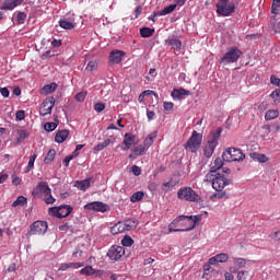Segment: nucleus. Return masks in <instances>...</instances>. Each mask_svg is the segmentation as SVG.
<instances>
[{"instance_id": "obj_62", "label": "nucleus", "mask_w": 280, "mask_h": 280, "mask_svg": "<svg viewBox=\"0 0 280 280\" xmlns=\"http://www.w3.org/2000/svg\"><path fill=\"white\" fill-rule=\"evenodd\" d=\"M69 262H63L59 267V271L65 272V270H69Z\"/></svg>"}, {"instance_id": "obj_64", "label": "nucleus", "mask_w": 280, "mask_h": 280, "mask_svg": "<svg viewBox=\"0 0 280 280\" xmlns=\"http://www.w3.org/2000/svg\"><path fill=\"white\" fill-rule=\"evenodd\" d=\"M154 112L153 110H148L147 112V117L149 119V121H152V119H154Z\"/></svg>"}, {"instance_id": "obj_37", "label": "nucleus", "mask_w": 280, "mask_h": 280, "mask_svg": "<svg viewBox=\"0 0 280 280\" xmlns=\"http://www.w3.org/2000/svg\"><path fill=\"white\" fill-rule=\"evenodd\" d=\"M54 159H56V150L50 149L48 151L46 158L44 159L45 165H49V163H51L54 161Z\"/></svg>"}, {"instance_id": "obj_21", "label": "nucleus", "mask_w": 280, "mask_h": 280, "mask_svg": "<svg viewBox=\"0 0 280 280\" xmlns=\"http://www.w3.org/2000/svg\"><path fill=\"white\" fill-rule=\"evenodd\" d=\"M230 272H233L234 275L237 273V277H236L237 280H247L250 275L248 270L240 271V269H237L236 267H230Z\"/></svg>"}, {"instance_id": "obj_1", "label": "nucleus", "mask_w": 280, "mask_h": 280, "mask_svg": "<svg viewBox=\"0 0 280 280\" xmlns=\"http://www.w3.org/2000/svg\"><path fill=\"white\" fill-rule=\"evenodd\" d=\"M201 219L200 215H179L168 225V233L194 231Z\"/></svg>"}, {"instance_id": "obj_10", "label": "nucleus", "mask_w": 280, "mask_h": 280, "mask_svg": "<svg viewBox=\"0 0 280 280\" xmlns=\"http://www.w3.org/2000/svg\"><path fill=\"white\" fill-rule=\"evenodd\" d=\"M47 222L45 221H35L32 225H31V230L27 233V235H45V233H47Z\"/></svg>"}, {"instance_id": "obj_55", "label": "nucleus", "mask_w": 280, "mask_h": 280, "mask_svg": "<svg viewBox=\"0 0 280 280\" xmlns=\"http://www.w3.org/2000/svg\"><path fill=\"white\" fill-rule=\"evenodd\" d=\"M270 97H272V100H279L280 101V89L271 92Z\"/></svg>"}, {"instance_id": "obj_16", "label": "nucleus", "mask_w": 280, "mask_h": 280, "mask_svg": "<svg viewBox=\"0 0 280 280\" xmlns=\"http://www.w3.org/2000/svg\"><path fill=\"white\" fill-rule=\"evenodd\" d=\"M124 56H126V52H124L121 50H113L109 54V62L112 65H119V62H121Z\"/></svg>"}, {"instance_id": "obj_23", "label": "nucleus", "mask_w": 280, "mask_h": 280, "mask_svg": "<svg viewBox=\"0 0 280 280\" xmlns=\"http://www.w3.org/2000/svg\"><path fill=\"white\" fill-rule=\"evenodd\" d=\"M159 136L158 131H153L152 133H150L143 141V147L149 150L150 147L152 145V143H154V140L156 139V137Z\"/></svg>"}, {"instance_id": "obj_57", "label": "nucleus", "mask_w": 280, "mask_h": 280, "mask_svg": "<svg viewBox=\"0 0 280 280\" xmlns=\"http://www.w3.org/2000/svg\"><path fill=\"white\" fill-rule=\"evenodd\" d=\"M0 93L2 97H10V90H8V88H1Z\"/></svg>"}, {"instance_id": "obj_40", "label": "nucleus", "mask_w": 280, "mask_h": 280, "mask_svg": "<svg viewBox=\"0 0 280 280\" xmlns=\"http://www.w3.org/2000/svg\"><path fill=\"white\" fill-rule=\"evenodd\" d=\"M145 150L148 149L143 144H139L133 149V154H136V156H143V154H145Z\"/></svg>"}, {"instance_id": "obj_53", "label": "nucleus", "mask_w": 280, "mask_h": 280, "mask_svg": "<svg viewBox=\"0 0 280 280\" xmlns=\"http://www.w3.org/2000/svg\"><path fill=\"white\" fill-rule=\"evenodd\" d=\"M173 108H174V103H172V102H164V110L170 113V110H173Z\"/></svg>"}, {"instance_id": "obj_13", "label": "nucleus", "mask_w": 280, "mask_h": 280, "mask_svg": "<svg viewBox=\"0 0 280 280\" xmlns=\"http://www.w3.org/2000/svg\"><path fill=\"white\" fill-rule=\"evenodd\" d=\"M178 4H170L168 7L164 8L162 11H155L153 12L152 15L149 16V21L156 23V21L159 20V16H167V14H172V12H174V10H176Z\"/></svg>"}, {"instance_id": "obj_45", "label": "nucleus", "mask_w": 280, "mask_h": 280, "mask_svg": "<svg viewBox=\"0 0 280 280\" xmlns=\"http://www.w3.org/2000/svg\"><path fill=\"white\" fill-rule=\"evenodd\" d=\"M272 14H279L280 12V1H273L271 5Z\"/></svg>"}, {"instance_id": "obj_61", "label": "nucleus", "mask_w": 280, "mask_h": 280, "mask_svg": "<svg viewBox=\"0 0 280 280\" xmlns=\"http://www.w3.org/2000/svg\"><path fill=\"white\" fill-rule=\"evenodd\" d=\"M213 197L219 198V199L226 198V191L221 190V191L214 194Z\"/></svg>"}, {"instance_id": "obj_11", "label": "nucleus", "mask_w": 280, "mask_h": 280, "mask_svg": "<svg viewBox=\"0 0 280 280\" xmlns=\"http://www.w3.org/2000/svg\"><path fill=\"white\" fill-rule=\"evenodd\" d=\"M54 106H56V98L54 96H49L42 103V107L39 109V115L43 117L47 115H51V110H54Z\"/></svg>"}, {"instance_id": "obj_51", "label": "nucleus", "mask_w": 280, "mask_h": 280, "mask_svg": "<svg viewBox=\"0 0 280 280\" xmlns=\"http://www.w3.org/2000/svg\"><path fill=\"white\" fill-rule=\"evenodd\" d=\"M141 12H143V9L141 5H138L135 10L133 16H131V20L135 21L138 16H141Z\"/></svg>"}, {"instance_id": "obj_12", "label": "nucleus", "mask_w": 280, "mask_h": 280, "mask_svg": "<svg viewBox=\"0 0 280 280\" xmlns=\"http://www.w3.org/2000/svg\"><path fill=\"white\" fill-rule=\"evenodd\" d=\"M124 255H126V249L119 245H113L107 252V257H109L112 261H119Z\"/></svg>"}, {"instance_id": "obj_56", "label": "nucleus", "mask_w": 280, "mask_h": 280, "mask_svg": "<svg viewBox=\"0 0 280 280\" xmlns=\"http://www.w3.org/2000/svg\"><path fill=\"white\" fill-rule=\"evenodd\" d=\"M270 82H271V84H273L275 86H280V79L277 78V77H275V75H271Z\"/></svg>"}, {"instance_id": "obj_5", "label": "nucleus", "mask_w": 280, "mask_h": 280, "mask_svg": "<svg viewBox=\"0 0 280 280\" xmlns=\"http://www.w3.org/2000/svg\"><path fill=\"white\" fill-rule=\"evenodd\" d=\"M177 198L186 202H200L202 198L191 187H183L177 191Z\"/></svg>"}, {"instance_id": "obj_48", "label": "nucleus", "mask_w": 280, "mask_h": 280, "mask_svg": "<svg viewBox=\"0 0 280 280\" xmlns=\"http://www.w3.org/2000/svg\"><path fill=\"white\" fill-rule=\"evenodd\" d=\"M77 102H84L86 100V92L82 91L75 95Z\"/></svg>"}, {"instance_id": "obj_60", "label": "nucleus", "mask_w": 280, "mask_h": 280, "mask_svg": "<svg viewBox=\"0 0 280 280\" xmlns=\"http://www.w3.org/2000/svg\"><path fill=\"white\" fill-rule=\"evenodd\" d=\"M257 160L259 161V163H267L268 156H266L265 154H258Z\"/></svg>"}, {"instance_id": "obj_8", "label": "nucleus", "mask_w": 280, "mask_h": 280, "mask_svg": "<svg viewBox=\"0 0 280 280\" xmlns=\"http://www.w3.org/2000/svg\"><path fill=\"white\" fill-rule=\"evenodd\" d=\"M200 145H202V135L198 131H192L190 138L185 144V149L189 150V152H198V150H200Z\"/></svg>"}, {"instance_id": "obj_27", "label": "nucleus", "mask_w": 280, "mask_h": 280, "mask_svg": "<svg viewBox=\"0 0 280 280\" xmlns=\"http://www.w3.org/2000/svg\"><path fill=\"white\" fill-rule=\"evenodd\" d=\"M224 165V162H222L221 158H217L213 162V164L210 166V174H215L218 170H222V166Z\"/></svg>"}, {"instance_id": "obj_19", "label": "nucleus", "mask_w": 280, "mask_h": 280, "mask_svg": "<svg viewBox=\"0 0 280 280\" xmlns=\"http://www.w3.org/2000/svg\"><path fill=\"white\" fill-rule=\"evenodd\" d=\"M225 261H229V254L224 253L218 254L209 259V264L211 266H215L217 264H225Z\"/></svg>"}, {"instance_id": "obj_39", "label": "nucleus", "mask_w": 280, "mask_h": 280, "mask_svg": "<svg viewBox=\"0 0 280 280\" xmlns=\"http://www.w3.org/2000/svg\"><path fill=\"white\" fill-rule=\"evenodd\" d=\"M23 205H27V198L19 196L16 200L12 203V207H23Z\"/></svg>"}, {"instance_id": "obj_46", "label": "nucleus", "mask_w": 280, "mask_h": 280, "mask_svg": "<svg viewBox=\"0 0 280 280\" xmlns=\"http://www.w3.org/2000/svg\"><path fill=\"white\" fill-rule=\"evenodd\" d=\"M106 108V104L98 102L94 105V110L97 113H102Z\"/></svg>"}, {"instance_id": "obj_43", "label": "nucleus", "mask_w": 280, "mask_h": 280, "mask_svg": "<svg viewBox=\"0 0 280 280\" xmlns=\"http://www.w3.org/2000/svg\"><path fill=\"white\" fill-rule=\"evenodd\" d=\"M25 139H27V131L18 130V143H21V141H25Z\"/></svg>"}, {"instance_id": "obj_31", "label": "nucleus", "mask_w": 280, "mask_h": 280, "mask_svg": "<svg viewBox=\"0 0 280 280\" xmlns=\"http://www.w3.org/2000/svg\"><path fill=\"white\" fill-rule=\"evenodd\" d=\"M15 16V23L16 25H23V23H25L26 19H27V14L25 12H15L14 13Z\"/></svg>"}, {"instance_id": "obj_7", "label": "nucleus", "mask_w": 280, "mask_h": 280, "mask_svg": "<svg viewBox=\"0 0 280 280\" xmlns=\"http://www.w3.org/2000/svg\"><path fill=\"white\" fill-rule=\"evenodd\" d=\"M222 159L223 161H228L229 163L231 162L240 163L246 159V155L240 149L229 148L222 153Z\"/></svg>"}, {"instance_id": "obj_41", "label": "nucleus", "mask_w": 280, "mask_h": 280, "mask_svg": "<svg viewBox=\"0 0 280 280\" xmlns=\"http://www.w3.org/2000/svg\"><path fill=\"white\" fill-rule=\"evenodd\" d=\"M81 275H85V277H91L95 275V269L92 266H86L85 268L80 270Z\"/></svg>"}, {"instance_id": "obj_3", "label": "nucleus", "mask_w": 280, "mask_h": 280, "mask_svg": "<svg viewBox=\"0 0 280 280\" xmlns=\"http://www.w3.org/2000/svg\"><path fill=\"white\" fill-rule=\"evenodd\" d=\"M205 182L212 183V188L215 191H223L224 187H229V185H231V179L226 178L224 175L218 173L217 175H213L211 173H208L205 176Z\"/></svg>"}, {"instance_id": "obj_49", "label": "nucleus", "mask_w": 280, "mask_h": 280, "mask_svg": "<svg viewBox=\"0 0 280 280\" xmlns=\"http://www.w3.org/2000/svg\"><path fill=\"white\" fill-rule=\"evenodd\" d=\"M16 121H23L25 119V110H18L15 114Z\"/></svg>"}, {"instance_id": "obj_29", "label": "nucleus", "mask_w": 280, "mask_h": 280, "mask_svg": "<svg viewBox=\"0 0 280 280\" xmlns=\"http://www.w3.org/2000/svg\"><path fill=\"white\" fill-rule=\"evenodd\" d=\"M18 5H21V2H10V1H4L1 5H0V10H14V8H18Z\"/></svg>"}, {"instance_id": "obj_47", "label": "nucleus", "mask_w": 280, "mask_h": 280, "mask_svg": "<svg viewBox=\"0 0 280 280\" xmlns=\"http://www.w3.org/2000/svg\"><path fill=\"white\" fill-rule=\"evenodd\" d=\"M49 214L55 215V218H60V207H54L49 209Z\"/></svg>"}, {"instance_id": "obj_28", "label": "nucleus", "mask_w": 280, "mask_h": 280, "mask_svg": "<svg viewBox=\"0 0 280 280\" xmlns=\"http://www.w3.org/2000/svg\"><path fill=\"white\" fill-rule=\"evenodd\" d=\"M58 89V84L56 83H50V84H47L45 85L40 93L42 95H49V93H54V91H56Z\"/></svg>"}, {"instance_id": "obj_63", "label": "nucleus", "mask_w": 280, "mask_h": 280, "mask_svg": "<svg viewBox=\"0 0 280 280\" xmlns=\"http://www.w3.org/2000/svg\"><path fill=\"white\" fill-rule=\"evenodd\" d=\"M267 109H268V103H266V102L260 103V105L258 106V110L264 112Z\"/></svg>"}, {"instance_id": "obj_4", "label": "nucleus", "mask_w": 280, "mask_h": 280, "mask_svg": "<svg viewBox=\"0 0 280 280\" xmlns=\"http://www.w3.org/2000/svg\"><path fill=\"white\" fill-rule=\"evenodd\" d=\"M139 226V220L127 219L116 223L112 229L110 233L113 235H119V233H125V231H135Z\"/></svg>"}, {"instance_id": "obj_17", "label": "nucleus", "mask_w": 280, "mask_h": 280, "mask_svg": "<svg viewBox=\"0 0 280 280\" xmlns=\"http://www.w3.org/2000/svg\"><path fill=\"white\" fill-rule=\"evenodd\" d=\"M59 26L62 27V30H73L75 27V19L67 15L66 19L59 21Z\"/></svg>"}, {"instance_id": "obj_26", "label": "nucleus", "mask_w": 280, "mask_h": 280, "mask_svg": "<svg viewBox=\"0 0 280 280\" xmlns=\"http://www.w3.org/2000/svg\"><path fill=\"white\" fill-rule=\"evenodd\" d=\"M74 187H77L81 191H86L89 189V187H91V178H86L81 182H77Z\"/></svg>"}, {"instance_id": "obj_35", "label": "nucleus", "mask_w": 280, "mask_h": 280, "mask_svg": "<svg viewBox=\"0 0 280 280\" xmlns=\"http://www.w3.org/2000/svg\"><path fill=\"white\" fill-rule=\"evenodd\" d=\"M144 196H145L144 191H136L131 195L130 202H141Z\"/></svg>"}, {"instance_id": "obj_33", "label": "nucleus", "mask_w": 280, "mask_h": 280, "mask_svg": "<svg viewBox=\"0 0 280 280\" xmlns=\"http://www.w3.org/2000/svg\"><path fill=\"white\" fill-rule=\"evenodd\" d=\"M166 43H168V45H171L172 49H175L176 51H180V47H183V44L177 38L167 39Z\"/></svg>"}, {"instance_id": "obj_25", "label": "nucleus", "mask_w": 280, "mask_h": 280, "mask_svg": "<svg viewBox=\"0 0 280 280\" xmlns=\"http://www.w3.org/2000/svg\"><path fill=\"white\" fill-rule=\"evenodd\" d=\"M232 262L234 265V268H237V270L242 268H246V264H248V260L245 258H240V257H233Z\"/></svg>"}, {"instance_id": "obj_32", "label": "nucleus", "mask_w": 280, "mask_h": 280, "mask_svg": "<svg viewBox=\"0 0 280 280\" xmlns=\"http://www.w3.org/2000/svg\"><path fill=\"white\" fill-rule=\"evenodd\" d=\"M222 136V127H219L215 131L211 133V139L208 140L210 143H214V145H218V139Z\"/></svg>"}, {"instance_id": "obj_22", "label": "nucleus", "mask_w": 280, "mask_h": 280, "mask_svg": "<svg viewBox=\"0 0 280 280\" xmlns=\"http://www.w3.org/2000/svg\"><path fill=\"white\" fill-rule=\"evenodd\" d=\"M68 138H69V130L63 129V130L57 131L55 141L56 143H65Z\"/></svg>"}, {"instance_id": "obj_15", "label": "nucleus", "mask_w": 280, "mask_h": 280, "mask_svg": "<svg viewBox=\"0 0 280 280\" xmlns=\"http://www.w3.org/2000/svg\"><path fill=\"white\" fill-rule=\"evenodd\" d=\"M84 209L86 211H98L101 213H106V211H108V206L102 201H93V202L86 203L84 206Z\"/></svg>"}, {"instance_id": "obj_36", "label": "nucleus", "mask_w": 280, "mask_h": 280, "mask_svg": "<svg viewBox=\"0 0 280 280\" xmlns=\"http://www.w3.org/2000/svg\"><path fill=\"white\" fill-rule=\"evenodd\" d=\"M153 34H154V28H150V27L140 28V36L142 38H150V36H152Z\"/></svg>"}, {"instance_id": "obj_18", "label": "nucleus", "mask_w": 280, "mask_h": 280, "mask_svg": "<svg viewBox=\"0 0 280 280\" xmlns=\"http://www.w3.org/2000/svg\"><path fill=\"white\" fill-rule=\"evenodd\" d=\"M172 97L173 100H185V97L191 95V92H189V90H185V89H175L172 91Z\"/></svg>"}, {"instance_id": "obj_58", "label": "nucleus", "mask_w": 280, "mask_h": 280, "mask_svg": "<svg viewBox=\"0 0 280 280\" xmlns=\"http://www.w3.org/2000/svg\"><path fill=\"white\" fill-rule=\"evenodd\" d=\"M12 183L15 187H19V185H21V177L13 175L12 176Z\"/></svg>"}, {"instance_id": "obj_50", "label": "nucleus", "mask_w": 280, "mask_h": 280, "mask_svg": "<svg viewBox=\"0 0 280 280\" xmlns=\"http://www.w3.org/2000/svg\"><path fill=\"white\" fill-rule=\"evenodd\" d=\"M85 69L88 71H95L97 69V61H90Z\"/></svg>"}, {"instance_id": "obj_20", "label": "nucleus", "mask_w": 280, "mask_h": 280, "mask_svg": "<svg viewBox=\"0 0 280 280\" xmlns=\"http://www.w3.org/2000/svg\"><path fill=\"white\" fill-rule=\"evenodd\" d=\"M215 148H218V144L215 142H209L203 148V154L206 159H211L213 156V152H215Z\"/></svg>"}, {"instance_id": "obj_54", "label": "nucleus", "mask_w": 280, "mask_h": 280, "mask_svg": "<svg viewBox=\"0 0 280 280\" xmlns=\"http://www.w3.org/2000/svg\"><path fill=\"white\" fill-rule=\"evenodd\" d=\"M84 266L83 262H69V267L78 270V268H82Z\"/></svg>"}, {"instance_id": "obj_42", "label": "nucleus", "mask_w": 280, "mask_h": 280, "mask_svg": "<svg viewBox=\"0 0 280 280\" xmlns=\"http://www.w3.org/2000/svg\"><path fill=\"white\" fill-rule=\"evenodd\" d=\"M122 246L130 247L135 244V241L130 235H125L124 238L121 240Z\"/></svg>"}, {"instance_id": "obj_52", "label": "nucleus", "mask_w": 280, "mask_h": 280, "mask_svg": "<svg viewBox=\"0 0 280 280\" xmlns=\"http://www.w3.org/2000/svg\"><path fill=\"white\" fill-rule=\"evenodd\" d=\"M131 172L133 176H141V167L137 165L131 166Z\"/></svg>"}, {"instance_id": "obj_14", "label": "nucleus", "mask_w": 280, "mask_h": 280, "mask_svg": "<svg viewBox=\"0 0 280 280\" xmlns=\"http://www.w3.org/2000/svg\"><path fill=\"white\" fill-rule=\"evenodd\" d=\"M138 143H139V138L137 136L130 132L125 133L121 150L126 152V150H130L132 145H137Z\"/></svg>"}, {"instance_id": "obj_6", "label": "nucleus", "mask_w": 280, "mask_h": 280, "mask_svg": "<svg viewBox=\"0 0 280 280\" xmlns=\"http://www.w3.org/2000/svg\"><path fill=\"white\" fill-rule=\"evenodd\" d=\"M242 50L236 46H233L228 49L224 56L220 59V65H233V62H237L240 58H242Z\"/></svg>"}, {"instance_id": "obj_30", "label": "nucleus", "mask_w": 280, "mask_h": 280, "mask_svg": "<svg viewBox=\"0 0 280 280\" xmlns=\"http://www.w3.org/2000/svg\"><path fill=\"white\" fill-rule=\"evenodd\" d=\"M279 117V109H268L265 114L266 121H272Z\"/></svg>"}, {"instance_id": "obj_44", "label": "nucleus", "mask_w": 280, "mask_h": 280, "mask_svg": "<svg viewBox=\"0 0 280 280\" xmlns=\"http://www.w3.org/2000/svg\"><path fill=\"white\" fill-rule=\"evenodd\" d=\"M44 128H45V130H46L47 132H54V130H55L56 128H58V124H56V122H46L45 126H44Z\"/></svg>"}, {"instance_id": "obj_34", "label": "nucleus", "mask_w": 280, "mask_h": 280, "mask_svg": "<svg viewBox=\"0 0 280 280\" xmlns=\"http://www.w3.org/2000/svg\"><path fill=\"white\" fill-rule=\"evenodd\" d=\"M37 158H38V155L36 153H34L33 155L30 156L28 164L25 167V174H30V172H32V170L34 167V163H36Z\"/></svg>"}, {"instance_id": "obj_59", "label": "nucleus", "mask_w": 280, "mask_h": 280, "mask_svg": "<svg viewBox=\"0 0 280 280\" xmlns=\"http://www.w3.org/2000/svg\"><path fill=\"white\" fill-rule=\"evenodd\" d=\"M71 161H73V155L66 156L63 160L65 167H69V163H71Z\"/></svg>"}, {"instance_id": "obj_38", "label": "nucleus", "mask_w": 280, "mask_h": 280, "mask_svg": "<svg viewBox=\"0 0 280 280\" xmlns=\"http://www.w3.org/2000/svg\"><path fill=\"white\" fill-rule=\"evenodd\" d=\"M110 145V139H106L104 142L98 143L96 147H94L95 152H102L104 148H108Z\"/></svg>"}, {"instance_id": "obj_24", "label": "nucleus", "mask_w": 280, "mask_h": 280, "mask_svg": "<svg viewBox=\"0 0 280 280\" xmlns=\"http://www.w3.org/2000/svg\"><path fill=\"white\" fill-rule=\"evenodd\" d=\"M71 211H73V208L69 205L60 206L59 207V218H68V215H71Z\"/></svg>"}, {"instance_id": "obj_9", "label": "nucleus", "mask_w": 280, "mask_h": 280, "mask_svg": "<svg viewBox=\"0 0 280 280\" xmlns=\"http://www.w3.org/2000/svg\"><path fill=\"white\" fill-rule=\"evenodd\" d=\"M215 5L219 16H231L235 12V3L231 1H219Z\"/></svg>"}, {"instance_id": "obj_2", "label": "nucleus", "mask_w": 280, "mask_h": 280, "mask_svg": "<svg viewBox=\"0 0 280 280\" xmlns=\"http://www.w3.org/2000/svg\"><path fill=\"white\" fill-rule=\"evenodd\" d=\"M35 198L43 197L44 202L46 205H54L56 202V198L51 196V188H49V184L47 182H40L32 191Z\"/></svg>"}]
</instances>
